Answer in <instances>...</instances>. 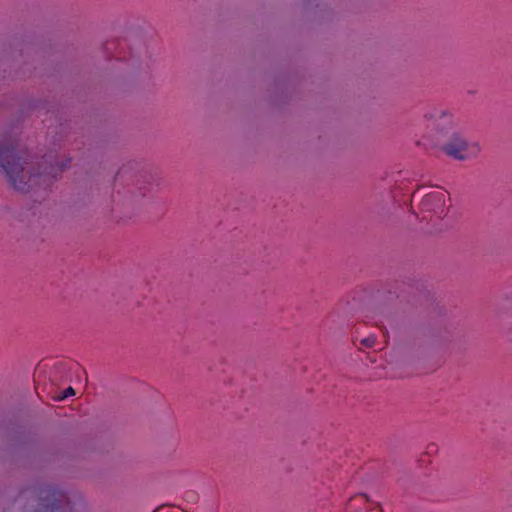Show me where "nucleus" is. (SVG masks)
Returning <instances> with one entry per match:
<instances>
[{
  "mask_svg": "<svg viewBox=\"0 0 512 512\" xmlns=\"http://www.w3.org/2000/svg\"><path fill=\"white\" fill-rule=\"evenodd\" d=\"M67 163H50L43 172L32 173L27 160L19 156L16 141L10 136L0 139V170L5 173L13 188L28 192L36 186H49Z\"/></svg>",
  "mask_w": 512,
  "mask_h": 512,
  "instance_id": "nucleus-1",
  "label": "nucleus"
},
{
  "mask_svg": "<svg viewBox=\"0 0 512 512\" xmlns=\"http://www.w3.org/2000/svg\"><path fill=\"white\" fill-rule=\"evenodd\" d=\"M443 152L456 160H466L475 157L480 147L476 142L467 140L462 134L453 132L446 143L442 145Z\"/></svg>",
  "mask_w": 512,
  "mask_h": 512,
  "instance_id": "nucleus-2",
  "label": "nucleus"
},
{
  "mask_svg": "<svg viewBox=\"0 0 512 512\" xmlns=\"http://www.w3.org/2000/svg\"><path fill=\"white\" fill-rule=\"evenodd\" d=\"M40 506L45 512L62 510L65 511L69 505L70 500L67 494L55 487H45L40 490Z\"/></svg>",
  "mask_w": 512,
  "mask_h": 512,
  "instance_id": "nucleus-3",
  "label": "nucleus"
},
{
  "mask_svg": "<svg viewBox=\"0 0 512 512\" xmlns=\"http://www.w3.org/2000/svg\"><path fill=\"white\" fill-rule=\"evenodd\" d=\"M422 212H430L440 218L445 212V195L442 192H432L425 195L420 203Z\"/></svg>",
  "mask_w": 512,
  "mask_h": 512,
  "instance_id": "nucleus-4",
  "label": "nucleus"
},
{
  "mask_svg": "<svg viewBox=\"0 0 512 512\" xmlns=\"http://www.w3.org/2000/svg\"><path fill=\"white\" fill-rule=\"evenodd\" d=\"M350 512H382L380 506L368 499L365 494L355 495L348 502Z\"/></svg>",
  "mask_w": 512,
  "mask_h": 512,
  "instance_id": "nucleus-5",
  "label": "nucleus"
},
{
  "mask_svg": "<svg viewBox=\"0 0 512 512\" xmlns=\"http://www.w3.org/2000/svg\"><path fill=\"white\" fill-rule=\"evenodd\" d=\"M426 118L432 119L438 125H451L452 115L441 109H434L431 113L425 115Z\"/></svg>",
  "mask_w": 512,
  "mask_h": 512,
  "instance_id": "nucleus-6",
  "label": "nucleus"
},
{
  "mask_svg": "<svg viewBox=\"0 0 512 512\" xmlns=\"http://www.w3.org/2000/svg\"><path fill=\"white\" fill-rule=\"evenodd\" d=\"M399 483L407 494H420L422 492L418 482L414 479H400Z\"/></svg>",
  "mask_w": 512,
  "mask_h": 512,
  "instance_id": "nucleus-7",
  "label": "nucleus"
},
{
  "mask_svg": "<svg viewBox=\"0 0 512 512\" xmlns=\"http://www.w3.org/2000/svg\"><path fill=\"white\" fill-rule=\"evenodd\" d=\"M66 371L65 365L62 363H57L54 365V367L50 371V381L53 384H58L59 382L63 381L62 373Z\"/></svg>",
  "mask_w": 512,
  "mask_h": 512,
  "instance_id": "nucleus-8",
  "label": "nucleus"
},
{
  "mask_svg": "<svg viewBox=\"0 0 512 512\" xmlns=\"http://www.w3.org/2000/svg\"><path fill=\"white\" fill-rule=\"evenodd\" d=\"M75 395V390L70 386L66 390H64L62 396L58 397V400H64L70 396Z\"/></svg>",
  "mask_w": 512,
  "mask_h": 512,
  "instance_id": "nucleus-9",
  "label": "nucleus"
},
{
  "mask_svg": "<svg viewBox=\"0 0 512 512\" xmlns=\"http://www.w3.org/2000/svg\"><path fill=\"white\" fill-rule=\"evenodd\" d=\"M376 338L375 337H367L361 340V344L365 347H373L375 345Z\"/></svg>",
  "mask_w": 512,
  "mask_h": 512,
  "instance_id": "nucleus-10",
  "label": "nucleus"
},
{
  "mask_svg": "<svg viewBox=\"0 0 512 512\" xmlns=\"http://www.w3.org/2000/svg\"><path fill=\"white\" fill-rule=\"evenodd\" d=\"M40 374H41V370L39 369L36 373V378H35V381L38 383L39 382V378H40Z\"/></svg>",
  "mask_w": 512,
  "mask_h": 512,
  "instance_id": "nucleus-11",
  "label": "nucleus"
},
{
  "mask_svg": "<svg viewBox=\"0 0 512 512\" xmlns=\"http://www.w3.org/2000/svg\"><path fill=\"white\" fill-rule=\"evenodd\" d=\"M44 161H45V163H48V158H47V156H45Z\"/></svg>",
  "mask_w": 512,
  "mask_h": 512,
  "instance_id": "nucleus-12",
  "label": "nucleus"
}]
</instances>
